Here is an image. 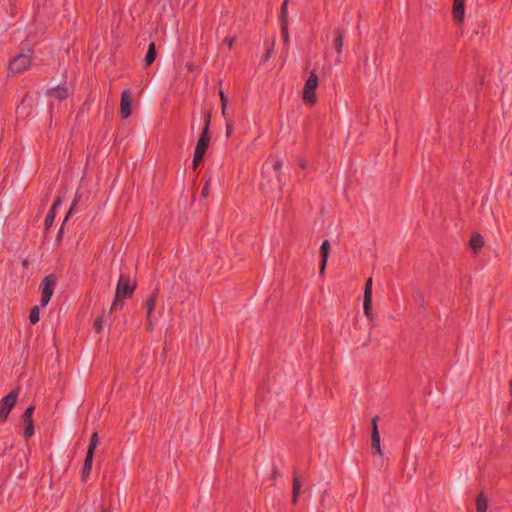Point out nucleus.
Returning a JSON list of instances; mask_svg holds the SVG:
<instances>
[{
  "instance_id": "obj_6",
  "label": "nucleus",
  "mask_w": 512,
  "mask_h": 512,
  "mask_svg": "<svg viewBox=\"0 0 512 512\" xmlns=\"http://www.w3.org/2000/svg\"><path fill=\"white\" fill-rule=\"evenodd\" d=\"M31 51L28 50V53H20L15 56L9 63V70L13 74L21 73L27 70L31 65Z\"/></svg>"
},
{
  "instance_id": "obj_18",
  "label": "nucleus",
  "mask_w": 512,
  "mask_h": 512,
  "mask_svg": "<svg viewBox=\"0 0 512 512\" xmlns=\"http://www.w3.org/2000/svg\"><path fill=\"white\" fill-rule=\"evenodd\" d=\"M488 501L483 492H480L476 499L477 512H487Z\"/></svg>"
},
{
  "instance_id": "obj_23",
  "label": "nucleus",
  "mask_w": 512,
  "mask_h": 512,
  "mask_svg": "<svg viewBox=\"0 0 512 512\" xmlns=\"http://www.w3.org/2000/svg\"><path fill=\"white\" fill-rule=\"evenodd\" d=\"M288 2H289V0H284V2L281 5V10H280V22L281 23L288 22V13H287Z\"/></svg>"
},
{
  "instance_id": "obj_5",
  "label": "nucleus",
  "mask_w": 512,
  "mask_h": 512,
  "mask_svg": "<svg viewBox=\"0 0 512 512\" xmlns=\"http://www.w3.org/2000/svg\"><path fill=\"white\" fill-rule=\"evenodd\" d=\"M57 280H58V277L56 274H49L47 275L41 285H42V292H41V299H40V303H41V306L42 307H45L52 295H53V292H54V289H55V286L57 284Z\"/></svg>"
},
{
  "instance_id": "obj_27",
  "label": "nucleus",
  "mask_w": 512,
  "mask_h": 512,
  "mask_svg": "<svg viewBox=\"0 0 512 512\" xmlns=\"http://www.w3.org/2000/svg\"><path fill=\"white\" fill-rule=\"evenodd\" d=\"M301 486H302V482H298V481L293 482L292 495H293L294 502L296 501L298 494L300 493Z\"/></svg>"
},
{
  "instance_id": "obj_24",
  "label": "nucleus",
  "mask_w": 512,
  "mask_h": 512,
  "mask_svg": "<svg viewBox=\"0 0 512 512\" xmlns=\"http://www.w3.org/2000/svg\"><path fill=\"white\" fill-rule=\"evenodd\" d=\"M55 215H56V211H54V209H50L46 215V219H45V229L48 230L53 222H54V219H55Z\"/></svg>"
},
{
  "instance_id": "obj_7",
  "label": "nucleus",
  "mask_w": 512,
  "mask_h": 512,
  "mask_svg": "<svg viewBox=\"0 0 512 512\" xmlns=\"http://www.w3.org/2000/svg\"><path fill=\"white\" fill-rule=\"evenodd\" d=\"M364 314L370 321H373L374 315L372 313V278L370 277L365 284L364 289Z\"/></svg>"
},
{
  "instance_id": "obj_16",
  "label": "nucleus",
  "mask_w": 512,
  "mask_h": 512,
  "mask_svg": "<svg viewBox=\"0 0 512 512\" xmlns=\"http://www.w3.org/2000/svg\"><path fill=\"white\" fill-rule=\"evenodd\" d=\"M469 245L474 253H478L484 245V239L480 234H473L469 241Z\"/></svg>"
},
{
  "instance_id": "obj_4",
  "label": "nucleus",
  "mask_w": 512,
  "mask_h": 512,
  "mask_svg": "<svg viewBox=\"0 0 512 512\" xmlns=\"http://www.w3.org/2000/svg\"><path fill=\"white\" fill-rule=\"evenodd\" d=\"M318 86V76L315 71L310 73V76L305 82L303 88V100L308 105H314L316 102L315 90Z\"/></svg>"
},
{
  "instance_id": "obj_38",
  "label": "nucleus",
  "mask_w": 512,
  "mask_h": 512,
  "mask_svg": "<svg viewBox=\"0 0 512 512\" xmlns=\"http://www.w3.org/2000/svg\"><path fill=\"white\" fill-rule=\"evenodd\" d=\"M278 476H279V472H278L277 468L273 467V470H272L273 479H276Z\"/></svg>"
},
{
  "instance_id": "obj_20",
  "label": "nucleus",
  "mask_w": 512,
  "mask_h": 512,
  "mask_svg": "<svg viewBox=\"0 0 512 512\" xmlns=\"http://www.w3.org/2000/svg\"><path fill=\"white\" fill-rule=\"evenodd\" d=\"M35 408L34 406H29L22 415V421L24 424L34 423L32 419V415Z\"/></svg>"
},
{
  "instance_id": "obj_9",
  "label": "nucleus",
  "mask_w": 512,
  "mask_h": 512,
  "mask_svg": "<svg viewBox=\"0 0 512 512\" xmlns=\"http://www.w3.org/2000/svg\"><path fill=\"white\" fill-rule=\"evenodd\" d=\"M379 420V416H375L372 419V431H371V447L374 450V454L382 455L381 447H380V433L378 430L377 422Z\"/></svg>"
},
{
  "instance_id": "obj_34",
  "label": "nucleus",
  "mask_w": 512,
  "mask_h": 512,
  "mask_svg": "<svg viewBox=\"0 0 512 512\" xmlns=\"http://www.w3.org/2000/svg\"><path fill=\"white\" fill-rule=\"evenodd\" d=\"M233 131V125L230 121L226 124V137H230Z\"/></svg>"
},
{
  "instance_id": "obj_25",
  "label": "nucleus",
  "mask_w": 512,
  "mask_h": 512,
  "mask_svg": "<svg viewBox=\"0 0 512 512\" xmlns=\"http://www.w3.org/2000/svg\"><path fill=\"white\" fill-rule=\"evenodd\" d=\"M281 35L284 45L287 46L289 44L288 22L281 23Z\"/></svg>"
},
{
  "instance_id": "obj_14",
  "label": "nucleus",
  "mask_w": 512,
  "mask_h": 512,
  "mask_svg": "<svg viewBox=\"0 0 512 512\" xmlns=\"http://www.w3.org/2000/svg\"><path fill=\"white\" fill-rule=\"evenodd\" d=\"M48 96H55L60 101L65 100L68 97V90L66 87L57 86L55 88L47 90Z\"/></svg>"
},
{
  "instance_id": "obj_8",
  "label": "nucleus",
  "mask_w": 512,
  "mask_h": 512,
  "mask_svg": "<svg viewBox=\"0 0 512 512\" xmlns=\"http://www.w3.org/2000/svg\"><path fill=\"white\" fill-rule=\"evenodd\" d=\"M132 106V93L130 89H125L121 95L120 101V114L123 119L128 118L131 115Z\"/></svg>"
},
{
  "instance_id": "obj_40",
  "label": "nucleus",
  "mask_w": 512,
  "mask_h": 512,
  "mask_svg": "<svg viewBox=\"0 0 512 512\" xmlns=\"http://www.w3.org/2000/svg\"><path fill=\"white\" fill-rule=\"evenodd\" d=\"M370 335L368 336L367 340L362 344V346H367L368 342L370 341Z\"/></svg>"
},
{
  "instance_id": "obj_1",
  "label": "nucleus",
  "mask_w": 512,
  "mask_h": 512,
  "mask_svg": "<svg viewBox=\"0 0 512 512\" xmlns=\"http://www.w3.org/2000/svg\"><path fill=\"white\" fill-rule=\"evenodd\" d=\"M135 289L136 283H132L128 275L121 274L116 286L115 297L110 308V313L114 310L122 309L124 306L123 299L131 297Z\"/></svg>"
},
{
  "instance_id": "obj_30",
  "label": "nucleus",
  "mask_w": 512,
  "mask_h": 512,
  "mask_svg": "<svg viewBox=\"0 0 512 512\" xmlns=\"http://www.w3.org/2000/svg\"><path fill=\"white\" fill-rule=\"evenodd\" d=\"M210 181H211V179H210V178H209V179H207V180L205 181L204 186L202 187L201 195H202L204 198H206V197H208V196H209V186H210Z\"/></svg>"
},
{
  "instance_id": "obj_17",
  "label": "nucleus",
  "mask_w": 512,
  "mask_h": 512,
  "mask_svg": "<svg viewBox=\"0 0 512 512\" xmlns=\"http://www.w3.org/2000/svg\"><path fill=\"white\" fill-rule=\"evenodd\" d=\"M157 51L155 42H151L148 46L147 53L144 58V62L146 66H150L156 59Z\"/></svg>"
},
{
  "instance_id": "obj_43",
  "label": "nucleus",
  "mask_w": 512,
  "mask_h": 512,
  "mask_svg": "<svg viewBox=\"0 0 512 512\" xmlns=\"http://www.w3.org/2000/svg\"><path fill=\"white\" fill-rule=\"evenodd\" d=\"M509 386H510V391L512 392V380L510 381Z\"/></svg>"
},
{
  "instance_id": "obj_13",
  "label": "nucleus",
  "mask_w": 512,
  "mask_h": 512,
  "mask_svg": "<svg viewBox=\"0 0 512 512\" xmlns=\"http://www.w3.org/2000/svg\"><path fill=\"white\" fill-rule=\"evenodd\" d=\"M344 37H345V31L344 29L342 28H339L336 30L335 32V39H334V48L338 54V57H337V62H340V56H341V53H342V49H343V41H344Z\"/></svg>"
},
{
  "instance_id": "obj_26",
  "label": "nucleus",
  "mask_w": 512,
  "mask_h": 512,
  "mask_svg": "<svg viewBox=\"0 0 512 512\" xmlns=\"http://www.w3.org/2000/svg\"><path fill=\"white\" fill-rule=\"evenodd\" d=\"M24 438L28 440L30 437L34 435V423L24 424Z\"/></svg>"
},
{
  "instance_id": "obj_39",
  "label": "nucleus",
  "mask_w": 512,
  "mask_h": 512,
  "mask_svg": "<svg viewBox=\"0 0 512 512\" xmlns=\"http://www.w3.org/2000/svg\"><path fill=\"white\" fill-rule=\"evenodd\" d=\"M62 235H63V226L61 227V229L58 232L57 241H60V239L62 238Z\"/></svg>"
},
{
  "instance_id": "obj_28",
  "label": "nucleus",
  "mask_w": 512,
  "mask_h": 512,
  "mask_svg": "<svg viewBox=\"0 0 512 512\" xmlns=\"http://www.w3.org/2000/svg\"><path fill=\"white\" fill-rule=\"evenodd\" d=\"M282 164L283 162L281 160H276L274 163H273V168L275 170V173H276V179H277V182L278 184L280 183L281 179H280V169L282 167Z\"/></svg>"
},
{
  "instance_id": "obj_15",
  "label": "nucleus",
  "mask_w": 512,
  "mask_h": 512,
  "mask_svg": "<svg viewBox=\"0 0 512 512\" xmlns=\"http://www.w3.org/2000/svg\"><path fill=\"white\" fill-rule=\"evenodd\" d=\"M93 456H94V454L86 453V457H85L82 472H81L82 480H86L90 475L92 463H93Z\"/></svg>"
},
{
  "instance_id": "obj_41",
  "label": "nucleus",
  "mask_w": 512,
  "mask_h": 512,
  "mask_svg": "<svg viewBox=\"0 0 512 512\" xmlns=\"http://www.w3.org/2000/svg\"><path fill=\"white\" fill-rule=\"evenodd\" d=\"M222 114L224 117H226V107L224 108V106H222Z\"/></svg>"
},
{
  "instance_id": "obj_37",
  "label": "nucleus",
  "mask_w": 512,
  "mask_h": 512,
  "mask_svg": "<svg viewBox=\"0 0 512 512\" xmlns=\"http://www.w3.org/2000/svg\"><path fill=\"white\" fill-rule=\"evenodd\" d=\"M147 330L152 331L153 330V323L150 319H147Z\"/></svg>"
},
{
  "instance_id": "obj_22",
  "label": "nucleus",
  "mask_w": 512,
  "mask_h": 512,
  "mask_svg": "<svg viewBox=\"0 0 512 512\" xmlns=\"http://www.w3.org/2000/svg\"><path fill=\"white\" fill-rule=\"evenodd\" d=\"M98 442H99L98 434L95 432L92 434V436L90 438L87 453L94 454V451L98 445Z\"/></svg>"
},
{
  "instance_id": "obj_12",
  "label": "nucleus",
  "mask_w": 512,
  "mask_h": 512,
  "mask_svg": "<svg viewBox=\"0 0 512 512\" xmlns=\"http://www.w3.org/2000/svg\"><path fill=\"white\" fill-rule=\"evenodd\" d=\"M158 293L159 287L157 286L144 303V307L146 309V319H150L152 316V313L157 303Z\"/></svg>"
},
{
  "instance_id": "obj_19",
  "label": "nucleus",
  "mask_w": 512,
  "mask_h": 512,
  "mask_svg": "<svg viewBox=\"0 0 512 512\" xmlns=\"http://www.w3.org/2000/svg\"><path fill=\"white\" fill-rule=\"evenodd\" d=\"M82 195L83 194L80 191V189H77V191L75 193L74 200L72 202L71 207L69 208V211L67 212L64 222H66L68 220V218L75 212L76 206H77L78 202L80 201V199L82 198Z\"/></svg>"
},
{
  "instance_id": "obj_33",
  "label": "nucleus",
  "mask_w": 512,
  "mask_h": 512,
  "mask_svg": "<svg viewBox=\"0 0 512 512\" xmlns=\"http://www.w3.org/2000/svg\"><path fill=\"white\" fill-rule=\"evenodd\" d=\"M63 202V197L62 196H58L55 200V202L53 203L52 207L50 209H54V211H56V208Z\"/></svg>"
},
{
  "instance_id": "obj_21",
  "label": "nucleus",
  "mask_w": 512,
  "mask_h": 512,
  "mask_svg": "<svg viewBox=\"0 0 512 512\" xmlns=\"http://www.w3.org/2000/svg\"><path fill=\"white\" fill-rule=\"evenodd\" d=\"M39 315H40V307L39 306H34L30 310V314H29L30 323L31 324H36L39 321V318H40Z\"/></svg>"
},
{
  "instance_id": "obj_36",
  "label": "nucleus",
  "mask_w": 512,
  "mask_h": 512,
  "mask_svg": "<svg viewBox=\"0 0 512 512\" xmlns=\"http://www.w3.org/2000/svg\"><path fill=\"white\" fill-rule=\"evenodd\" d=\"M225 42L227 43L228 47L231 48L234 42V38H226Z\"/></svg>"
},
{
  "instance_id": "obj_32",
  "label": "nucleus",
  "mask_w": 512,
  "mask_h": 512,
  "mask_svg": "<svg viewBox=\"0 0 512 512\" xmlns=\"http://www.w3.org/2000/svg\"><path fill=\"white\" fill-rule=\"evenodd\" d=\"M220 100H221V105L224 106V108H225L227 106L228 99L223 91H220Z\"/></svg>"
},
{
  "instance_id": "obj_2",
  "label": "nucleus",
  "mask_w": 512,
  "mask_h": 512,
  "mask_svg": "<svg viewBox=\"0 0 512 512\" xmlns=\"http://www.w3.org/2000/svg\"><path fill=\"white\" fill-rule=\"evenodd\" d=\"M210 121H211V113L207 112L205 114V121H204V127L202 129V132L200 134V137L197 141L195 151L196 157L198 158L200 155L205 156V153L209 147L210 143V135H209V127H210Z\"/></svg>"
},
{
  "instance_id": "obj_31",
  "label": "nucleus",
  "mask_w": 512,
  "mask_h": 512,
  "mask_svg": "<svg viewBox=\"0 0 512 512\" xmlns=\"http://www.w3.org/2000/svg\"><path fill=\"white\" fill-rule=\"evenodd\" d=\"M204 156L200 155L198 158L196 157V154L194 153V156H193V161H192V166H193V169L196 170L198 165L202 162Z\"/></svg>"
},
{
  "instance_id": "obj_29",
  "label": "nucleus",
  "mask_w": 512,
  "mask_h": 512,
  "mask_svg": "<svg viewBox=\"0 0 512 512\" xmlns=\"http://www.w3.org/2000/svg\"><path fill=\"white\" fill-rule=\"evenodd\" d=\"M102 323H103V316H99L95 322H94V330L96 333H100L102 331Z\"/></svg>"
},
{
  "instance_id": "obj_11",
  "label": "nucleus",
  "mask_w": 512,
  "mask_h": 512,
  "mask_svg": "<svg viewBox=\"0 0 512 512\" xmlns=\"http://www.w3.org/2000/svg\"><path fill=\"white\" fill-rule=\"evenodd\" d=\"M453 18L457 24H462L464 21L465 15V2L464 0H454L453 1Z\"/></svg>"
},
{
  "instance_id": "obj_35",
  "label": "nucleus",
  "mask_w": 512,
  "mask_h": 512,
  "mask_svg": "<svg viewBox=\"0 0 512 512\" xmlns=\"http://www.w3.org/2000/svg\"><path fill=\"white\" fill-rule=\"evenodd\" d=\"M272 51H273V48L271 47L270 49L267 50L266 54H265V57H264V61H267L271 55H272Z\"/></svg>"
},
{
  "instance_id": "obj_42",
  "label": "nucleus",
  "mask_w": 512,
  "mask_h": 512,
  "mask_svg": "<svg viewBox=\"0 0 512 512\" xmlns=\"http://www.w3.org/2000/svg\"><path fill=\"white\" fill-rule=\"evenodd\" d=\"M293 480H294V481L299 480V478H298V476H297V474H296V473H295V475H294V479H293Z\"/></svg>"
},
{
  "instance_id": "obj_3",
  "label": "nucleus",
  "mask_w": 512,
  "mask_h": 512,
  "mask_svg": "<svg viewBox=\"0 0 512 512\" xmlns=\"http://www.w3.org/2000/svg\"><path fill=\"white\" fill-rule=\"evenodd\" d=\"M19 394V389H13L0 401V422L4 423L7 421L9 413L15 406Z\"/></svg>"
},
{
  "instance_id": "obj_10",
  "label": "nucleus",
  "mask_w": 512,
  "mask_h": 512,
  "mask_svg": "<svg viewBox=\"0 0 512 512\" xmlns=\"http://www.w3.org/2000/svg\"><path fill=\"white\" fill-rule=\"evenodd\" d=\"M329 251H330V242L328 240H324L320 246L319 272L321 275H323L325 272V268H326L328 257H329Z\"/></svg>"
}]
</instances>
